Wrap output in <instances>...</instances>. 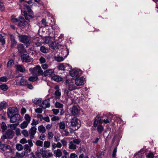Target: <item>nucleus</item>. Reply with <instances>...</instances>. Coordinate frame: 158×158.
<instances>
[{"label": "nucleus", "mask_w": 158, "mask_h": 158, "mask_svg": "<svg viewBox=\"0 0 158 158\" xmlns=\"http://www.w3.org/2000/svg\"><path fill=\"white\" fill-rule=\"evenodd\" d=\"M21 11L24 13V16L27 20H29V17L31 18H33V12L29 6L24 5L23 8L21 9Z\"/></svg>", "instance_id": "obj_1"}, {"label": "nucleus", "mask_w": 158, "mask_h": 158, "mask_svg": "<svg viewBox=\"0 0 158 158\" xmlns=\"http://www.w3.org/2000/svg\"><path fill=\"white\" fill-rule=\"evenodd\" d=\"M102 123V120L100 117L97 116L95 119L93 126L94 127L96 128L97 131L99 133H101L104 130L103 127L101 125Z\"/></svg>", "instance_id": "obj_2"}, {"label": "nucleus", "mask_w": 158, "mask_h": 158, "mask_svg": "<svg viewBox=\"0 0 158 158\" xmlns=\"http://www.w3.org/2000/svg\"><path fill=\"white\" fill-rule=\"evenodd\" d=\"M29 70L33 75L37 76L42 75L44 73L43 70L39 65L36 66L33 69H30Z\"/></svg>", "instance_id": "obj_3"}, {"label": "nucleus", "mask_w": 158, "mask_h": 158, "mask_svg": "<svg viewBox=\"0 0 158 158\" xmlns=\"http://www.w3.org/2000/svg\"><path fill=\"white\" fill-rule=\"evenodd\" d=\"M59 131L61 132L64 136H67L69 134L67 129H65V124L64 122H60L58 123Z\"/></svg>", "instance_id": "obj_4"}, {"label": "nucleus", "mask_w": 158, "mask_h": 158, "mask_svg": "<svg viewBox=\"0 0 158 158\" xmlns=\"http://www.w3.org/2000/svg\"><path fill=\"white\" fill-rule=\"evenodd\" d=\"M73 79L67 80L65 81V84L68 87L70 91L73 90L77 89Z\"/></svg>", "instance_id": "obj_5"}, {"label": "nucleus", "mask_w": 158, "mask_h": 158, "mask_svg": "<svg viewBox=\"0 0 158 158\" xmlns=\"http://www.w3.org/2000/svg\"><path fill=\"white\" fill-rule=\"evenodd\" d=\"M81 142V140L79 139H76L71 141L69 144V148L73 150L76 149L77 148L76 145H78Z\"/></svg>", "instance_id": "obj_6"}, {"label": "nucleus", "mask_w": 158, "mask_h": 158, "mask_svg": "<svg viewBox=\"0 0 158 158\" xmlns=\"http://www.w3.org/2000/svg\"><path fill=\"white\" fill-rule=\"evenodd\" d=\"M10 122L12 123H18L19 124L22 121V118L18 114H15L13 116L10 117Z\"/></svg>", "instance_id": "obj_7"}, {"label": "nucleus", "mask_w": 158, "mask_h": 158, "mask_svg": "<svg viewBox=\"0 0 158 158\" xmlns=\"http://www.w3.org/2000/svg\"><path fill=\"white\" fill-rule=\"evenodd\" d=\"M74 81L75 84L78 86L83 85L85 83V79L82 77L76 78Z\"/></svg>", "instance_id": "obj_8"}, {"label": "nucleus", "mask_w": 158, "mask_h": 158, "mask_svg": "<svg viewBox=\"0 0 158 158\" xmlns=\"http://www.w3.org/2000/svg\"><path fill=\"white\" fill-rule=\"evenodd\" d=\"M18 37L20 42L24 44H29L30 39L27 36L19 35Z\"/></svg>", "instance_id": "obj_9"}, {"label": "nucleus", "mask_w": 158, "mask_h": 158, "mask_svg": "<svg viewBox=\"0 0 158 158\" xmlns=\"http://www.w3.org/2000/svg\"><path fill=\"white\" fill-rule=\"evenodd\" d=\"M32 42L37 47L40 46L44 42L41 37H34L32 40Z\"/></svg>", "instance_id": "obj_10"}, {"label": "nucleus", "mask_w": 158, "mask_h": 158, "mask_svg": "<svg viewBox=\"0 0 158 158\" xmlns=\"http://www.w3.org/2000/svg\"><path fill=\"white\" fill-rule=\"evenodd\" d=\"M80 107L78 106H73L70 109L71 113L73 115H78L80 112Z\"/></svg>", "instance_id": "obj_11"}, {"label": "nucleus", "mask_w": 158, "mask_h": 158, "mask_svg": "<svg viewBox=\"0 0 158 158\" xmlns=\"http://www.w3.org/2000/svg\"><path fill=\"white\" fill-rule=\"evenodd\" d=\"M17 111V109L15 107L9 108L7 111V115L9 117L13 116L15 114H17L16 112Z\"/></svg>", "instance_id": "obj_12"}, {"label": "nucleus", "mask_w": 158, "mask_h": 158, "mask_svg": "<svg viewBox=\"0 0 158 158\" xmlns=\"http://www.w3.org/2000/svg\"><path fill=\"white\" fill-rule=\"evenodd\" d=\"M54 73V69H46L44 72V75L45 77H52V76Z\"/></svg>", "instance_id": "obj_13"}, {"label": "nucleus", "mask_w": 158, "mask_h": 158, "mask_svg": "<svg viewBox=\"0 0 158 158\" xmlns=\"http://www.w3.org/2000/svg\"><path fill=\"white\" fill-rule=\"evenodd\" d=\"M0 148L2 151H8V153L9 154H10L12 152V150L10 146L7 144H0Z\"/></svg>", "instance_id": "obj_14"}, {"label": "nucleus", "mask_w": 158, "mask_h": 158, "mask_svg": "<svg viewBox=\"0 0 158 158\" xmlns=\"http://www.w3.org/2000/svg\"><path fill=\"white\" fill-rule=\"evenodd\" d=\"M21 60L23 62H30L32 59L30 57L28 54H24L21 56Z\"/></svg>", "instance_id": "obj_15"}, {"label": "nucleus", "mask_w": 158, "mask_h": 158, "mask_svg": "<svg viewBox=\"0 0 158 158\" xmlns=\"http://www.w3.org/2000/svg\"><path fill=\"white\" fill-rule=\"evenodd\" d=\"M37 129L35 127H32L29 131V134L30 138L33 139L34 138V135L36 133Z\"/></svg>", "instance_id": "obj_16"}, {"label": "nucleus", "mask_w": 158, "mask_h": 158, "mask_svg": "<svg viewBox=\"0 0 158 158\" xmlns=\"http://www.w3.org/2000/svg\"><path fill=\"white\" fill-rule=\"evenodd\" d=\"M80 72L79 70L74 69L71 70L70 72V75L73 77H76L79 74Z\"/></svg>", "instance_id": "obj_17"}, {"label": "nucleus", "mask_w": 158, "mask_h": 158, "mask_svg": "<svg viewBox=\"0 0 158 158\" xmlns=\"http://www.w3.org/2000/svg\"><path fill=\"white\" fill-rule=\"evenodd\" d=\"M40 106L44 108L49 107L50 106L49 100L47 99L44 101L40 105Z\"/></svg>", "instance_id": "obj_18"}, {"label": "nucleus", "mask_w": 158, "mask_h": 158, "mask_svg": "<svg viewBox=\"0 0 158 158\" xmlns=\"http://www.w3.org/2000/svg\"><path fill=\"white\" fill-rule=\"evenodd\" d=\"M41 154L43 158H44L45 157L47 158L48 157H51L53 155L52 152H48L47 151H43Z\"/></svg>", "instance_id": "obj_19"}, {"label": "nucleus", "mask_w": 158, "mask_h": 158, "mask_svg": "<svg viewBox=\"0 0 158 158\" xmlns=\"http://www.w3.org/2000/svg\"><path fill=\"white\" fill-rule=\"evenodd\" d=\"M71 125L72 127H76L78 124V119L76 117H74L71 121Z\"/></svg>", "instance_id": "obj_20"}, {"label": "nucleus", "mask_w": 158, "mask_h": 158, "mask_svg": "<svg viewBox=\"0 0 158 158\" xmlns=\"http://www.w3.org/2000/svg\"><path fill=\"white\" fill-rule=\"evenodd\" d=\"M55 89H56L55 92V97L56 98H59L61 95L60 90L59 89V87L57 86H56Z\"/></svg>", "instance_id": "obj_21"}, {"label": "nucleus", "mask_w": 158, "mask_h": 158, "mask_svg": "<svg viewBox=\"0 0 158 158\" xmlns=\"http://www.w3.org/2000/svg\"><path fill=\"white\" fill-rule=\"evenodd\" d=\"M29 24L28 22L25 21L23 18H21V20L19 23V25L20 26H28Z\"/></svg>", "instance_id": "obj_22"}, {"label": "nucleus", "mask_w": 158, "mask_h": 158, "mask_svg": "<svg viewBox=\"0 0 158 158\" xmlns=\"http://www.w3.org/2000/svg\"><path fill=\"white\" fill-rule=\"evenodd\" d=\"M27 82L25 78L22 77L21 78L19 81V85L22 86H24L27 85Z\"/></svg>", "instance_id": "obj_23"}, {"label": "nucleus", "mask_w": 158, "mask_h": 158, "mask_svg": "<svg viewBox=\"0 0 158 158\" xmlns=\"http://www.w3.org/2000/svg\"><path fill=\"white\" fill-rule=\"evenodd\" d=\"M54 153L55 156L56 157H60L62 155V152L59 149L55 150L54 152Z\"/></svg>", "instance_id": "obj_24"}, {"label": "nucleus", "mask_w": 158, "mask_h": 158, "mask_svg": "<svg viewBox=\"0 0 158 158\" xmlns=\"http://www.w3.org/2000/svg\"><path fill=\"white\" fill-rule=\"evenodd\" d=\"M17 48L19 52L23 53L25 52V50L24 48L23 44H20L18 45Z\"/></svg>", "instance_id": "obj_25"}, {"label": "nucleus", "mask_w": 158, "mask_h": 158, "mask_svg": "<svg viewBox=\"0 0 158 158\" xmlns=\"http://www.w3.org/2000/svg\"><path fill=\"white\" fill-rule=\"evenodd\" d=\"M52 79L55 81L59 82L61 81L62 80L63 78L59 76L55 75L52 77Z\"/></svg>", "instance_id": "obj_26"}, {"label": "nucleus", "mask_w": 158, "mask_h": 158, "mask_svg": "<svg viewBox=\"0 0 158 158\" xmlns=\"http://www.w3.org/2000/svg\"><path fill=\"white\" fill-rule=\"evenodd\" d=\"M16 69L21 72H23L25 71V68L22 65H18L16 66Z\"/></svg>", "instance_id": "obj_27"}, {"label": "nucleus", "mask_w": 158, "mask_h": 158, "mask_svg": "<svg viewBox=\"0 0 158 158\" xmlns=\"http://www.w3.org/2000/svg\"><path fill=\"white\" fill-rule=\"evenodd\" d=\"M31 147L28 145L25 144L23 148L25 151L27 153L30 152L31 151Z\"/></svg>", "instance_id": "obj_28"}, {"label": "nucleus", "mask_w": 158, "mask_h": 158, "mask_svg": "<svg viewBox=\"0 0 158 158\" xmlns=\"http://www.w3.org/2000/svg\"><path fill=\"white\" fill-rule=\"evenodd\" d=\"M32 101L35 104L39 105L40 106L41 104V98H35Z\"/></svg>", "instance_id": "obj_29"}, {"label": "nucleus", "mask_w": 158, "mask_h": 158, "mask_svg": "<svg viewBox=\"0 0 158 158\" xmlns=\"http://www.w3.org/2000/svg\"><path fill=\"white\" fill-rule=\"evenodd\" d=\"M51 37H44L43 39V41L44 43H45L47 44H49L51 41Z\"/></svg>", "instance_id": "obj_30"}, {"label": "nucleus", "mask_w": 158, "mask_h": 158, "mask_svg": "<svg viewBox=\"0 0 158 158\" xmlns=\"http://www.w3.org/2000/svg\"><path fill=\"white\" fill-rule=\"evenodd\" d=\"M10 39L11 40V47H13L16 45L17 42L15 40L14 37L12 35H10Z\"/></svg>", "instance_id": "obj_31"}, {"label": "nucleus", "mask_w": 158, "mask_h": 158, "mask_svg": "<svg viewBox=\"0 0 158 158\" xmlns=\"http://www.w3.org/2000/svg\"><path fill=\"white\" fill-rule=\"evenodd\" d=\"M112 118V116L111 115H109L107 117V118L104 119L103 120H102L103 122L105 123H109L110 121L111 120Z\"/></svg>", "instance_id": "obj_32"}, {"label": "nucleus", "mask_w": 158, "mask_h": 158, "mask_svg": "<svg viewBox=\"0 0 158 158\" xmlns=\"http://www.w3.org/2000/svg\"><path fill=\"white\" fill-rule=\"evenodd\" d=\"M38 130L41 133H44L45 132L46 129L43 125H41L38 127Z\"/></svg>", "instance_id": "obj_33"}, {"label": "nucleus", "mask_w": 158, "mask_h": 158, "mask_svg": "<svg viewBox=\"0 0 158 158\" xmlns=\"http://www.w3.org/2000/svg\"><path fill=\"white\" fill-rule=\"evenodd\" d=\"M24 118L25 120V121H24L28 123H29L31 119L29 115L27 114H26L24 116Z\"/></svg>", "instance_id": "obj_34"}, {"label": "nucleus", "mask_w": 158, "mask_h": 158, "mask_svg": "<svg viewBox=\"0 0 158 158\" xmlns=\"http://www.w3.org/2000/svg\"><path fill=\"white\" fill-rule=\"evenodd\" d=\"M0 88L3 91H6L8 89V87L5 84H2L0 85Z\"/></svg>", "instance_id": "obj_35"}, {"label": "nucleus", "mask_w": 158, "mask_h": 158, "mask_svg": "<svg viewBox=\"0 0 158 158\" xmlns=\"http://www.w3.org/2000/svg\"><path fill=\"white\" fill-rule=\"evenodd\" d=\"M29 123L25 121H23L20 124V127L22 129L26 128Z\"/></svg>", "instance_id": "obj_36"}, {"label": "nucleus", "mask_w": 158, "mask_h": 158, "mask_svg": "<svg viewBox=\"0 0 158 158\" xmlns=\"http://www.w3.org/2000/svg\"><path fill=\"white\" fill-rule=\"evenodd\" d=\"M19 125L18 123H15L14 124H10L8 126H9L10 128L12 130H15L16 128V127Z\"/></svg>", "instance_id": "obj_37"}, {"label": "nucleus", "mask_w": 158, "mask_h": 158, "mask_svg": "<svg viewBox=\"0 0 158 158\" xmlns=\"http://www.w3.org/2000/svg\"><path fill=\"white\" fill-rule=\"evenodd\" d=\"M1 128L2 131H4L7 129V126L5 123L3 122H2L1 124Z\"/></svg>", "instance_id": "obj_38"}, {"label": "nucleus", "mask_w": 158, "mask_h": 158, "mask_svg": "<svg viewBox=\"0 0 158 158\" xmlns=\"http://www.w3.org/2000/svg\"><path fill=\"white\" fill-rule=\"evenodd\" d=\"M55 106L56 108H62L64 107V105L58 102H56L55 104Z\"/></svg>", "instance_id": "obj_39"}, {"label": "nucleus", "mask_w": 158, "mask_h": 158, "mask_svg": "<svg viewBox=\"0 0 158 158\" xmlns=\"http://www.w3.org/2000/svg\"><path fill=\"white\" fill-rule=\"evenodd\" d=\"M40 50L43 53H46L48 51V49L46 48L44 46H42L40 47Z\"/></svg>", "instance_id": "obj_40"}, {"label": "nucleus", "mask_w": 158, "mask_h": 158, "mask_svg": "<svg viewBox=\"0 0 158 158\" xmlns=\"http://www.w3.org/2000/svg\"><path fill=\"white\" fill-rule=\"evenodd\" d=\"M16 148L18 150L20 151L23 149V147L22 144H18L16 145Z\"/></svg>", "instance_id": "obj_41"}, {"label": "nucleus", "mask_w": 158, "mask_h": 158, "mask_svg": "<svg viewBox=\"0 0 158 158\" xmlns=\"http://www.w3.org/2000/svg\"><path fill=\"white\" fill-rule=\"evenodd\" d=\"M50 145V143L49 141H45L44 142V147L46 148H49Z\"/></svg>", "instance_id": "obj_42"}, {"label": "nucleus", "mask_w": 158, "mask_h": 158, "mask_svg": "<svg viewBox=\"0 0 158 158\" xmlns=\"http://www.w3.org/2000/svg\"><path fill=\"white\" fill-rule=\"evenodd\" d=\"M39 60L40 64H42L45 63L46 60L45 59L43 56H41L39 59Z\"/></svg>", "instance_id": "obj_43"}, {"label": "nucleus", "mask_w": 158, "mask_h": 158, "mask_svg": "<svg viewBox=\"0 0 158 158\" xmlns=\"http://www.w3.org/2000/svg\"><path fill=\"white\" fill-rule=\"evenodd\" d=\"M6 105V104L5 102H3L0 103V110L5 107Z\"/></svg>", "instance_id": "obj_44"}, {"label": "nucleus", "mask_w": 158, "mask_h": 158, "mask_svg": "<svg viewBox=\"0 0 158 158\" xmlns=\"http://www.w3.org/2000/svg\"><path fill=\"white\" fill-rule=\"evenodd\" d=\"M38 79L37 76L35 77H31L29 78V81H35L37 80Z\"/></svg>", "instance_id": "obj_45"}, {"label": "nucleus", "mask_w": 158, "mask_h": 158, "mask_svg": "<svg viewBox=\"0 0 158 158\" xmlns=\"http://www.w3.org/2000/svg\"><path fill=\"white\" fill-rule=\"evenodd\" d=\"M14 64V61L13 60H10L7 63V66L8 68H10Z\"/></svg>", "instance_id": "obj_46"}, {"label": "nucleus", "mask_w": 158, "mask_h": 158, "mask_svg": "<svg viewBox=\"0 0 158 158\" xmlns=\"http://www.w3.org/2000/svg\"><path fill=\"white\" fill-rule=\"evenodd\" d=\"M41 66L43 69H47L49 67L48 64L47 63H44L41 64Z\"/></svg>", "instance_id": "obj_47"}, {"label": "nucleus", "mask_w": 158, "mask_h": 158, "mask_svg": "<svg viewBox=\"0 0 158 158\" xmlns=\"http://www.w3.org/2000/svg\"><path fill=\"white\" fill-rule=\"evenodd\" d=\"M22 133L23 135L25 137H27L28 136L29 133L28 131L26 130H24L22 132Z\"/></svg>", "instance_id": "obj_48"}, {"label": "nucleus", "mask_w": 158, "mask_h": 158, "mask_svg": "<svg viewBox=\"0 0 158 158\" xmlns=\"http://www.w3.org/2000/svg\"><path fill=\"white\" fill-rule=\"evenodd\" d=\"M55 59L58 62H61L64 60V59L62 57L59 56L58 57H55Z\"/></svg>", "instance_id": "obj_49"}, {"label": "nucleus", "mask_w": 158, "mask_h": 158, "mask_svg": "<svg viewBox=\"0 0 158 158\" xmlns=\"http://www.w3.org/2000/svg\"><path fill=\"white\" fill-rule=\"evenodd\" d=\"M36 144L38 146L42 147L43 146V142L40 140H37L36 142Z\"/></svg>", "instance_id": "obj_50"}, {"label": "nucleus", "mask_w": 158, "mask_h": 158, "mask_svg": "<svg viewBox=\"0 0 158 158\" xmlns=\"http://www.w3.org/2000/svg\"><path fill=\"white\" fill-rule=\"evenodd\" d=\"M5 38L3 36H1L0 37V42L2 45L4 44L5 43Z\"/></svg>", "instance_id": "obj_51"}, {"label": "nucleus", "mask_w": 158, "mask_h": 158, "mask_svg": "<svg viewBox=\"0 0 158 158\" xmlns=\"http://www.w3.org/2000/svg\"><path fill=\"white\" fill-rule=\"evenodd\" d=\"M64 65L62 64H60L58 66V69L61 70H64Z\"/></svg>", "instance_id": "obj_52"}, {"label": "nucleus", "mask_w": 158, "mask_h": 158, "mask_svg": "<svg viewBox=\"0 0 158 158\" xmlns=\"http://www.w3.org/2000/svg\"><path fill=\"white\" fill-rule=\"evenodd\" d=\"M43 110L41 108H38L35 109V111L37 113H41L42 112Z\"/></svg>", "instance_id": "obj_53"}, {"label": "nucleus", "mask_w": 158, "mask_h": 158, "mask_svg": "<svg viewBox=\"0 0 158 158\" xmlns=\"http://www.w3.org/2000/svg\"><path fill=\"white\" fill-rule=\"evenodd\" d=\"M39 123L37 120L33 119L32 122L31 123L32 125H36L38 124Z\"/></svg>", "instance_id": "obj_54"}, {"label": "nucleus", "mask_w": 158, "mask_h": 158, "mask_svg": "<svg viewBox=\"0 0 158 158\" xmlns=\"http://www.w3.org/2000/svg\"><path fill=\"white\" fill-rule=\"evenodd\" d=\"M136 158H143L140 152H139L135 155Z\"/></svg>", "instance_id": "obj_55"}, {"label": "nucleus", "mask_w": 158, "mask_h": 158, "mask_svg": "<svg viewBox=\"0 0 158 158\" xmlns=\"http://www.w3.org/2000/svg\"><path fill=\"white\" fill-rule=\"evenodd\" d=\"M20 143L23 144H24V143H27V141L25 139L23 138L20 140Z\"/></svg>", "instance_id": "obj_56"}, {"label": "nucleus", "mask_w": 158, "mask_h": 158, "mask_svg": "<svg viewBox=\"0 0 158 158\" xmlns=\"http://www.w3.org/2000/svg\"><path fill=\"white\" fill-rule=\"evenodd\" d=\"M60 142L63 146H66L67 145V143L65 139H61L60 140Z\"/></svg>", "instance_id": "obj_57"}, {"label": "nucleus", "mask_w": 158, "mask_h": 158, "mask_svg": "<svg viewBox=\"0 0 158 158\" xmlns=\"http://www.w3.org/2000/svg\"><path fill=\"white\" fill-rule=\"evenodd\" d=\"M4 9V5L3 3L0 1V10L3 11Z\"/></svg>", "instance_id": "obj_58"}, {"label": "nucleus", "mask_w": 158, "mask_h": 158, "mask_svg": "<svg viewBox=\"0 0 158 158\" xmlns=\"http://www.w3.org/2000/svg\"><path fill=\"white\" fill-rule=\"evenodd\" d=\"M52 111L53 113L55 115L57 114L59 112V110L57 109H53Z\"/></svg>", "instance_id": "obj_59"}, {"label": "nucleus", "mask_w": 158, "mask_h": 158, "mask_svg": "<svg viewBox=\"0 0 158 158\" xmlns=\"http://www.w3.org/2000/svg\"><path fill=\"white\" fill-rule=\"evenodd\" d=\"M15 134L16 135H18L20 134V130L19 128H17L15 129Z\"/></svg>", "instance_id": "obj_60"}, {"label": "nucleus", "mask_w": 158, "mask_h": 158, "mask_svg": "<svg viewBox=\"0 0 158 158\" xmlns=\"http://www.w3.org/2000/svg\"><path fill=\"white\" fill-rule=\"evenodd\" d=\"M153 154L152 152L149 153L147 156V157L148 158H153Z\"/></svg>", "instance_id": "obj_61"}, {"label": "nucleus", "mask_w": 158, "mask_h": 158, "mask_svg": "<svg viewBox=\"0 0 158 158\" xmlns=\"http://www.w3.org/2000/svg\"><path fill=\"white\" fill-rule=\"evenodd\" d=\"M48 138L49 139H52L53 136V134L52 132L48 133Z\"/></svg>", "instance_id": "obj_62"}, {"label": "nucleus", "mask_w": 158, "mask_h": 158, "mask_svg": "<svg viewBox=\"0 0 158 158\" xmlns=\"http://www.w3.org/2000/svg\"><path fill=\"white\" fill-rule=\"evenodd\" d=\"M11 21L14 23H16L18 22V20L17 19L15 18L13 16H12L11 17Z\"/></svg>", "instance_id": "obj_63"}, {"label": "nucleus", "mask_w": 158, "mask_h": 158, "mask_svg": "<svg viewBox=\"0 0 158 158\" xmlns=\"http://www.w3.org/2000/svg\"><path fill=\"white\" fill-rule=\"evenodd\" d=\"M27 142L29 145V146L31 147H32L33 145V144L32 143V141L31 139H29L27 141Z\"/></svg>", "instance_id": "obj_64"}]
</instances>
